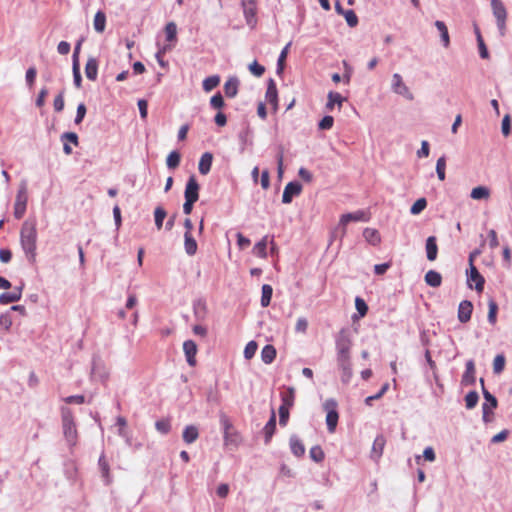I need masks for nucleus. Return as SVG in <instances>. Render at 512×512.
Segmentation results:
<instances>
[{
	"label": "nucleus",
	"mask_w": 512,
	"mask_h": 512,
	"mask_svg": "<svg viewBox=\"0 0 512 512\" xmlns=\"http://www.w3.org/2000/svg\"><path fill=\"white\" fill-rule=\"evenodd\" d=\"M479 400V395L476 391H470L465 396V404L467 409H473Z\"/></svg>",
	"instance_id": "603ef678"
},
{
	"label": "nucleus",
	"mask_w": 512,
	"mask_h": 512,
	"mask_svg": "<svg viewBox=\"0 0 512 512\" xmlns=\"http://www.w3.org/2000/svg\"><path fill=\"white\" fill-rule=\"evenodd\" d=\"M155 427L160 433L167 434L171 429V424L168 419H161L156 421Z\"/></svg>",
	"instance_id": "680f3d73"
},
{
	"label": "nucleus",
	"mask_w": 512,
	"mask_h": 512,
	"mask_svg": "<svg viewBox=\"0 0 512 512\" xmlns=\"http://www.w3.org/2000/svg\"><path fill=\"white\" fill-rule=\"evenodd\" d=\"M334 123V118L330 115L324 116L320 122L318 123V127L321 130H329L332 128Z\"/></svg>",
	"instance_id": "e2e57ef3"
},
{
	"label": "nucleus",
	"mask_w": 512,
	"mask_h": 512,
	"mask_svg": "<svg viewBox=\"0 0 512 512\" xmlns=\"http://www.w3.org/2000/svg\"><path fill=\"white\" fill-rule=\"evenodd\" d=\"M276 430V415L273 412L270 419L266 423L263 428L264 436H265V444H268L271 441V438Z\"/></svg>",
	"instance_id": "cd10ccee"
},
{
	"label": "nucleus",
	"mask_w": 512,
	"mask_h": 512,
	"mask_svg": "<svg viewBox=\"0 0 512 512\" xmlns=\"http://www.w3.org/2000/svg\"><path fill=\"white\" fill-rule=\"evenodd\" d=\"M220 424L223 428L224 444L226 446L231 445L237 447L239 443V436L236 432L233 431L232 423L225 414L220 416Z\"/></svg>",
	"instance_id": "6e6552de"
},
{
	"label": "nucleus",
	"mask_w": 512,
	"mask_h": 512,
	"mask_svg": "<svg viewBox=\"0 0 512 512\" xmlns=\"http://www.w3.org/2000/svg\"><path fill=\"white\" fill-rule=\"evenodd\" d=\"M85 75L90 81H95L98 75V60L95 57H89L85 65Z\"/></svg>",
	"instance_id": "6ab92c4d"
},
{
	"label": "nucleus",
	"mask_w": 512,
	"mask_h": 512,
	"mask_svg": "<svg viewBox=\"0 0 512 512\" xmlns=\"http://www.w3.org/2000/svg\"><path fill=\"white\" fill-rule=\"evenodd\" d=\"M309 455L310 458L316 463L322 462L325 458L324 451L319 445L313 446L309 451Z\"/></svg>",
	"instance_id": "49530a36"
},
{
	"label": "nucleus",
	"mask_w": 512,
	"mask_h": 512,
	"mask_svg": "<svg viewBox=\"0 0 512 512\" xmlns=\"http://www.w3.org/2000/svg\"><path fill=\"white\" fill-rule=\"evenodd\" d=\"M243 13L246 23L251 28H254L257 24L256 11L257 4L255 0H242Z\"/></svg>",
	"instance_id": "9b49d317"
},
{
	"label": "nucleus",
	"mask_w": 512,
	"mask_h": 512,
	"mask_svg": "<svg viewBox=\"0 0 512 512\" xmlns=\"http://www.w3.org/2000/svg\"><path fill=\"white\" fill-rule=\"evenodd\" d=\"M385 444V437L382 434L377 435L372 445L371 457L373 459L378 460L382 456Z\"/></svg>",
	"instance_id": "a211bd4d"
},
{
	"label": "nucleus",
	"mask_w": 512,
	"mask_h": 512,
	"mask_svg": "<svg viewBox=\"0 0 512 512\" xmlns=\"http://www.w3.org/2000/svg\"><path fill=\"white\" fill-rule=\"evenodd\" d=\"M295 399V389L293 387H288L286 393L281 394L282 405L290 408L294 405Z\"/></svg>",
	"instance_id": "e433bc0d"
},
{
	"label": "nucleus",
	"mask_w": 512,
	"mask_h": 512,
	"mask_svg": "<svg viewBox=\"0 0 512 512\" xmlns=\"http://www.w3.org/2000/svg\"><path fill=\"white\" fill-rule=\"evenodd\" d=\"M326 415V425L329 432H334L338 424L339 414L337 411V402L333 398H329L323 405Z\"/></svg>",
	"instance_id": "0eeeda50"
},
{
	"label": "nucleus",
	"mask_w": 512,
	"mask_h": 512,
	"mask_svg": "<svg viewBox=\"0 0 512 512\" xmlns=\"http://www.w3.org/2000/svg\"><path fill=\"white\" fill-rule=\"evenodd\" d=\"M98 465L101 471L102 478L105 481V484L109 485L111 483L110 466L103 453L99 457Z\"/></svg>",
	"instance_id": "bb28decb"
},
{
	"label": "nucleus",
	"mask_w": 512,
	"mask_h": 512,
	"mask_svg": "<svg viewBox=\"0 0 512 512\" xmlns=\"http://www.w3.org/2000/svg\"><path fill=\"white\" fill-rule=\"evenodd\" d=\"M199 184L194 175L188 178L186 183L184 197L185 199H190L194 201H198L199 199Z\"/></svg>",
	"instance_id": "4468645a"
},
{
	"label": "nucleus",
	"mask_w": 512,
	"mask_h": 512,
	"mask_svg": "<svg viewBox=\"0 0 512 512\" xmlns=\"http://www.w3.org/2000/svg\"><path fill=\"white\" fill-rule=\"evenodd\" d=\"M289 446H290V450H291L292 454L295 457L300 458V457L304 456L305 451H306L305 446L297 435H291V437L289 439Z\"/></svg>",
	"instance_id": "f3484780"
},
{
	"label": "nucleus",
	"mask_w": 512,
	"mask_h": 512,
	"mask_svg": "<svg viewBox=\"0 0 512 512\" xmlns=\"http://www.w3.org/2000/svg\"><path fill=\"white\" fill-rule=\"evenodd\" d=\"M491 8L496 18L499 33L504 36L506 33L507 10L501 0H491Z\"/></svg>",
	"instance_id": "39448f33"
},
{
	"label": "nucleus",
	"mask_w": 512,
	"mask_h": 512,
	"mask_svg": "<svg viewBox=\"0 0 512 512\" xmlns=\"http://www.w3.org/2000/svg\"><path fill=\"white\" fill-rule=\"evenodd\" d=\"M327 98H328V101L326 103L327 110H332L336 104L339 107H341L342 103L346 100V98L343 97L340 93L333 92V91H330L328 93Z\"/></svg>",
	"instance_id": "c85d7f7f"
},
{
	"label": "nucleus",
	"mask_w": 512,
	"mask_h": 512,
	"mask_svg": "<svg viewBox=\"0 0 512 512\" xmlns=\"http://www.w3.org/2000/svg\"><path fill=\"white\" fill-rule=\"evenodd\" d=\"M302 191V185L298 181L289 182L283 191L282 202L289 204L292 202L293 197L300 195Z\"/></svg>",
	"instance_id": "f8f14e48"
},
{
	"label": "nucleus",
	"mask_w": 512,
	"mask_h": 512,
	"mask_svg": "<svg viewBox=\"0 0 512 512\" xmlns=\"http://www.w3.org/2000/svg\"><path fill=\"white\" fill-rule=\"evenodd\" d=\"M20 244L27 260L33 264L36 261L37 229L36 221L27 219L20 230Z\"/></svg>",
	"instance_id": "f257e3e1"
},
{
	"label": "nucleus",
	"mask_w": 512,
	"mask_h": 512,
	"mask_svg": "<svg viewBox=\"0 0 512 512\" xmlns=\"http://www.w3.org/2000/svg\"><path fill=\"white\" fill-rule=\"evenodd\" d=\"M265 99L272 106L274 112H276L278 109V91L273 78L268 80Z\"/></svg>",
	"instance_id": "ddd939ff"
},
{
	"label": "nucleus",
	"mask_w": 512,
	"mask_h": 512,
	"mask_svg": "<svg viewBox=\"0 0 512 512\" xmlns=\"http://www.w3.org/2000/svg\"><path fill=\"white\" fill-rule=\"evenodd\" d=\"M276 349L273 345H265L261 351V359L265 364H271L276 358Z\"/></svg>",
	"instance_id": "7c9ffc66"
},
{
	"label": "nucleus",
	"mask_w": 512,
	"mask_h": 512,
	"mask_svg": "<svg viewBox=\"0 0 512 512\" xmlns=\"http://www.w3.org/2000/svg\"><path fill=\"white\" fill-rule=\"evenodd\" d=\"M475 365L473 360L466 362V370L462 377V383L465 385H473L475 383Z\"/></svg>",
	"instance_id": "4be33fe9"
},
{
	"label": "nucleus",
	"mask_w": 512,
	"mask_h": 512,
	"mask_svg": "<svg viewBox=\"0 0 512 512\" xmlns=\"http://www.w3.org/2000/svg\"><path fill=\"white\" fill-rule=\"evenodd\" d=\"M488 308H489L488 316H487L488 322L491 325H494L497 321L498 305L493 299H490L488 301Z\"/></svg>",
	"instance_id": "37998d69"
},
{
	"label": "nucleus",
	"mask_w": 512,
	"mask_h": 512,
	"mask_svg": "<svg viewBox=\"0 0 512 512\" xmlns=\"http://www.w3.org/2000/svg\"><path fill=\"white\" fill-rule=\"evenodd\" d=\"M338 362V366L340 367V369L342 370L343 374H342V381L344 383H347L349 382L351 376H352V368H351V362H350V359H346V361H337Z\"/></svg>",
	"instance_id": "f704fd0d"
},
{
	"label": "nucleus",
	"mask_w": 512,
	"mask_h": 512,
	"mask_svg": "<svg viewBox=\"0 0 512 512\" xmlns=\"http://www.w3.org/2000/svg\"><path fill=\"white\" fill-rule=\"evenodd\" d=\"M249 70L256 77H261L265 72L264 66L260 65L257 61H253L249 65Z\"/></svg>",
	"instance_id": "69168bd1"
},
{
	"label": "nucleus",
	"mask_w": 512,
	"mask_h": 512,
	"mask_svg": "<svg viewBox=\"0 0 512 512\" xmlns=\"http://www.w3.org/2000/svg\"><path fill=\"white\" fill-rule=\"evenodd\" d=\"M106 15L102 11H98L94 16V29L101 33L105 30Z\"/></svg>",
	"instance_id": "a19ab883"
},
{
	"label": "nucleus",
	"mask_w": 512,
	"mask_h": 512,
	"mask_svg": "<svg viewBox=\"0 0 512 512\" xmlns=\"http://www.w3.org/2000/svg\"><path fill=\"white\" fill-rule=\"evenodd\" d=\"M12 326V319L9 312L0 315V328L8 331Z\"/></svg>",
	"instance_id": "0e129e2a"
},
{
	"label": "nucleus",
	"mask_w": 512,
	"mask_h": 512,
	"mask_svg": "<svg viewBox=\"0 0 512 512\" xmlns=\"http://www.w3.org/2000/svg\"><path fill=\"white\" fill-rule=\"evenodd\" d=\"M199 437L198 428L195 425H188L185 427L182 438L183 441L187 444L194 443Z\"/></svg>",
	"instance_id": "393cba45"
},
{
	"label": "nucleus",
	"mask_w": 512,
	"mask_h": 512,
	"mask_svg": "<svg viewBox=\"0 0 512 512\" xmlns=\"http://www.w3.org/2000/svg\"><path fill=\"white\" fill-rule=\"evenodd\" d=\"M424 279H425V282L427 285L434 287V288L439 287L442 283L441 274L435 270H429L425 274Z\"/></svg>",
	"instance_id": "c756f323"
},
{
	"label": "nucleus",
	"mask_w": 512,
	"mask_h": 512,
	"mask_svg": "<svg viewBox=\"0 0 512 512\" xmlns=\"http://www.w3.org/2000/svg\"><path fill=\"white\" fill-rule=\"evenodd\" d=\"M426 256L429 261H434L437 258L438 246L435 236H429L426 239Z\"/></svg>",
	"instance_id": "412c9836"
},
{
	"label": "nucleus",
	"mask_w": 512,
	"mask_h": 512,
	"mask_svg": "<svg viewBox=\"0 0 512 512\" xmlns=\"http://www.w3.org/2000/svg\"><path fill=\"white\" fill-rule=\"evenodd\" d=\"M290 46H291V42L287 43L286 46L282 49V51L278 57V60H277V73L278 74L282 73V71L284 69V63L287 58Z\"/></svg>",
	"instance_id": "de8ad7c7"
},
{
	"label": "nucleus",
	"mask_w": 512,
	"mask_h": 512,
	"mask_svg": "<svg viewBox=\"0 0 512 512\" xmlns=\"http://www.w3.org/2000/svg\"><path fill=\"white\" fill-rule=\"evenodd\" d=\"M18 301V296L11 292H4L0 295V304H9Z\"/></svg>",
	"instance_id": "774afa93"
},
{
	"label": "nucleus",
	"mask_w": 512,
	"mask_h": 512,
	"mask_svg": "<svg viewBox=\"0 0 512 512\" xmlns=\"http://www.w3.org/2000/svg\"><path fill=\"white\" fill-rule=\"evenodd\" d=\"M355 307L358 311V313L363 317L367 314L368 312V306L366 304V302L360 298V297H356L355 299Z\"/></svg>",
	"instance_id": "338daca9"
},
{
	"label": "nucleus",
	"mask_w": 512,
	"mask_h": 512,
	"mask_svg": "<svg viewBox=\"0 0 512 512\" xmlns=\"http://www.w3.org/2000/svg\"><path fill=\"white\" fill-rule=\"evenodd\" d=\"M238 137H239V140H240V143H241V151H244L246 145H251L252 144L251 130H250L249 127H246L245 129H243L239 133Z\"/></svg>",
	"instance_id": "a18cd8bd"
},
{
	"label": "nucleus",
	"mask_w": 512,
	"mask_h": 512,
	"mask_svg": "<svg viewBox=\"0 0 512 512\" xmlns=\"http://www.w3.org/2000/svg\"><path fill=\"white\" fill-rule=\"evenodd\" d=\"M61 418L64 436L71 445H74L76 443L77 430L72 411L68 407H62Z\"/></svg>",
	"instance_id": "7ed1b4c3"
},
{
	"label": "nucleus",
	"mask_w": 512,
	"mask_h": 512,
	"mask_svg": "<svg viewBox=\"0 0 512 512\" xmlns=\"http://www.w3.org/2000/svg\"><path fill=\"white\" fill-rule=\"evenodd\" d=\"M73 82L76 88L82 85V76L80 73V64H72Z\"/></svg>",
	"instance_id": "052dcab7"
},
{
	"label": "nucleus",
	"mask_w": 512,
	"mask_h": 512,
	"mask_svg": "<svg viewBox=\"0 0 512 512\" xmlns=\"http://www.w3.org/2000/svg\"><path fill=\"white\" fill-rule=\"evenodd\" d=\"M505 357L503 354L497 355L493 360V371L495 374H499L504 370Z\"/></svg>",
	"instance_id": "864d4df0"
},
{
	"label": "nucleus",
	"mask_w": 512,
	"mask_h": 512,
	"mask_svg": "<svg viewBox=\"0 0 512 512\" xmlns=\"http://www.w3.org/2000/svg\"><path fill=\"white\" fill-rule=\"evenodd\" d=\"M434 25L440 32V37L443 46L447 48L450 45V37L446 24L443 21L437 20L435 21Z\"/></svg>",
	"instance_id": "2f4dec72"
},
{
	"label": "nucleus",
	"mask_w": 512,
	"mask_h": 512,
	"mask_svg": "<svg viewBox=\"0 0 512 512\" xmlns=\"http://www.w3.org/2000/svg\"><path fill=\"white\" fill-rule=\"evenodd\" d=\"M92 374L95 376L98 375L102 380L107 377L106 371L101 367V362L95 358L92 362Z\"/></svg>",
	"instance_id": "5fc2aeb1"
},
{
	"label": "nucleus",
	"mask_w": 512,
	"mask_h": 512,
	"mask_svg": "<svg viewBox=\"0 0 512 512\" xmlns=\"http://www.w3.org/2000/svg\"><path fill=\"white\" fill-rule=\"evenodd\" d=\"M391 89L395 94L401 95L407 100H413L414 96L410 89L403 82L402 76L399 73H394L392 76Z\"/></svg>",
	"instance_id": "9d476101"
},
{
	"label": "nucleus",
	"mask_w": 512,
	"mask_h": 512,
	"mask_svg": "<svg viewBox=\"0 0 512 512\" xmlns=\"http://www.w3.org/2000/svg\"><path fill=\"white\" fill-rule=\"evenodd\" d=\"M351 339L347 330L342 329L336 338L337 361L350 359Z\"/></svg>",
	"instance_id": "20e7f679"
},
{
	"label": "nucleus",
	"mask_w": 512,
	"mask_h": 512,
	"mask_svg": "<svg viewBox=\"0 0 512 512\" xmlns=\"http://www.w3.org/2000/svg\"><path fill=\"white\" fill-rule=\"evenodd\" d=\"M193 312L196 320L202 321L207 315L206 302L203 299H197L193 302Z\"/></svg>",
	"instance_id": "5701e85b"
},
{
	"label": "nucleus",
	"mask_w": 512,
	"mask_h": 512,
	"mask_svg": "<svg viewBox=\"0 0 512 512\" xmlns=\"http://www.w3.org/2000/svg\"><path fill=\"white\" fill-rule=\"evenodd\" d=\"M446 157L443 155L436 162V173L440 181L445 180Z\"/></svg>",
	"instance_id": "09e8293b"
},
{
	"label": "nucleus",
	"mask_w": 512,
	"mask_h": 512,
	"mask_svg": "<svg viewBox=\"0 0 512 512\" xmlns=\"http://www.w3.org/2000/svg\"><path fill=\"white\" fill-rule=\"evenodd\" d=\"M480 383H481V386H482V393H483V397L485 399V403L489 404L491 408H496L497 405H498V401H497L496 397L494 395H492L485 388L484 379L483 378L480 379Z\"/></svg>",
	"instance_id": "79ce46f5"
},
{
	"label": "nucleus",
	"mask_w": 512,
	"mask_h": 512,
	"mask_svg": "<svg viewBox=\"0 0 512 512\" xmlns=\"http://www.w3.org/2000/svg\"><path fill=\"white\" fill-rule=\"evenodd\" d=\"M257 348H258V345L255 341L252 340V341L248 342L244 349V357L248 360L253 358L257 351Z\"/></svg>",
	"instance_id": "bf43d9fd"
},
{
	"label": "nucleus",
	"mask_w": 512,
	"mask_h": 512,
	"mask_svg": "<svg viewBox=\"0 0 512 512\" xmlns=\"http://www.w3.org/2000/svg\"><path fill=\"white\" fill-rule=\"evenodd\" d=\"M470 196L474 200H483L490 196V191L485 186H477L472 189Z\"/></svg>",
	"instance_id": "c9c22d12"
},
{
	"label": "nucleus",
	"mask_w": 512,
	"mask_h": 512,
	"mask_svg": "<svg viewBox=\"0 0 512 512\" xmlns=\"http://www.w3.org/2000/svg\"><path fill=\"white\" fill-rule=\"evenodd\" d=\"M363 237L373 246L378 245L381 241L379 232L373 228H365L363 231Z\"/></svg>",
	"instance_id": "473e14b6"
},
{
	"label": "nucleus",
	"mask_w": 512,
	"mask_h": 512,
	"mask_svg": "<svg viewBox=\"0 0 512 512\" xmlns=\"http://www.w3.org/2000/svg\"><path fill=\"white\" fill-rule=\"evenodd\" d=\"M388 388H389V384L388 383H384L378 393H376L375 395H371V396L366 397L365 404L368 405V406H371L372 402L374 400L380 399L386 393Z\"/></svg>",
	"instance_id": "6e6d98bb"
},
{
	"label": "nucleus",
	"mask_w": 512,
	"mask_h": 512,
	"mask_svg": "<svg viewBox=\"0 0 512 512\" xmlns=\"http://www.w3.org/2000/svg\"><path fill=\"white\" fill-rule=\"evenodd\" d=\"M349 27H355L358 24V17L352 9L346 10L342 14Z\"/></svg>",
	"instance_id": "4d7b16f0"
},
{
	"label": "nucleus",
	"mask_w": 512,
	"mask_h": 512,
	"mask_svg": "<svg viewBox=\"0 0 512 512\" xmlns=\"http://www.w3.org/2000/svg\"><path fill=\"white\" fill-rule=\"evenodd\" d=\"M198 249L197 242L192 233H184V250L187 255L193 256Z\"/></svg>",
	"instance_id": "b1692460"
},
{
	"label": "nucleus",
	"mask_w": 512,
	"mask_h": 512,
	"mask_svg": "<svg viewBox=\"0 0 512 512\" xmlns=\"http://www.w3.org/2000/svg\"><path fill=\"white\" fill-rule=\"evenodd\" d=\"M212 161H213L212 153H210V152L203 153L200 158L199 164H198L199 173L202 175H207L211 170Z\"/></svg>",
	"instance_id": "aec40b11"
},
{
	"label": "nucleus",
	"mask_w": 512,
	"mask_h": 512,
	"mask_svg": "<svg viewBox=\"0 0 512 512\" xmlns=\"http://www.w3.org/2000/svg\"><path fill=\"white\" fill-rule=\"evenodd\" d=\"M224 105H225V102H224L223 96L221 95L220 92H217L215 95H213L210 98V106L213 109H221L224 107Z\"/></svg>",
	"instance_id": "13d9d810"
},
{
	"label": "nucleus",
	"mask_w": 512,
	"mask_h": 512,
	"mask_svg": "<svg viewBox=\"0 0 512 512\" xmlns=\"http://www.w3.org/2000/svg\"><path fill=\"white\" fill-rule=\"evenodd\" d=\"M165 34L166 40L169 42H173L176 40L177 36V26L174 22H169L165 26Z\"/></svg>",
	"instance_id": "8fccbe9b"
},
{
	"label": "nucleus",
	"mask_w": 512,
	"mask_h": 512,
	"mask_svg": "<svg viewBox=\"0 0 512 512\" xmlns=\"http://www.w3.org/2000/svg\"><path fill=\"white\" fill-rule=\"evenodd\" d=\"M466 275L468 287L473 288L472 282H474V289L479 293L482 292L484 289L485 279L480 274L474 263H471V265H469V268L466 270Z\"/></svg>",
	"instance_id": "1a4fd4ad"
},
{
	"label": "nucleus",
	"mask_w": 512,
	"mask_h": 512,
	"mask_svg": "<svg viewBox=\"0 0 512 512\" xmlns=\"http://www.w3.org/2000/svg\"><path fill=\"white\" fill-rule=\"evenodd\" d=\"M181 155L178 151H172L167 156L166 165L169 169H175L179 166Z\"/></svg>",
	"instance_id": "c03bdc74"
},
{
	"label": "nucleus",
	"mask_w": 512,
	"mask_h": 512,
	"mask_svg": "<svg viewBox=\"0 0 512 512\" xmlns=\"http://www.w3.org/2000/svg\"><path fill=\"white\" fill-rule=\"evenodd\" d=\"M220 83V76L219 75H212L204 79L203 81V90L205 92H210L214 88H216Z\"/></svg>",
	"instance_id": "4c0bfd02"
},
{
	"label": "nucleus",
	"mask_w": 512,
	"mask_h": 512,
	"mask_svg": "<svg viewBox=\"0 0 512 512\" xmlns=\"http://www.w3.org/2000/svg\"><path fill=\"white\" fill-rule=\"evenodd\" d=\"M352 221H366L363 211L343 214L340 218L338 226L332 231L330 243L336 239H342L346 234V225Z\"/></svg>",
	"instance_id": "f03ea898"
},
{
	"label": "nucleus",
	"mask_w": 512,
	"mask_h": 512,
	"mask_svg": "<svg viewBox=\"0 0 512 512\" xmlns=\"http://www.w3.org/2000/svg\"><path fill=\"white\" fill-rule=\"evenodd\" d=\"M272 294H273V289H272L271 285L264 284L262 286V295H261V306L262 307L265 308L270 305Z\"/></svg>",
	"instance_id": "ea45409f"
},
{
	"label": "nucleus",
	"mask_w": 512,
	"mask_h": 512,
	"mask_svg": "<svg viewBox=\"0 0 512 512\" xmlns=\"http://www.w3.org/2000/svg\"><path fill=\"white\" fill-rule=\"evenodd\" d=\"M473 312V304L469 300H463L460 302L458 307V320L461 323H467L471 319Z\"/></svg>",
	"instance_id": "2eb2a0df"
},
{
	"label": "nucleus",
	"mask_w": 512,
	"mask_h": 512,
	"mask_svg": "<svg viewBox=\"0 0 512 512\" xmlns=\"http://www.w3.org/2000/svg\"><path fill=\"white\" fill-rule=\"evenodd\" d=\"M268 238L269 236H264L259 242H257L253 247V253L260 257V258H266L267 257V244H268Z\"/></svg>",
	"instance_id": "72a5a7b5"
},
{
	"label": "nucleus",
	"mask_w": 512,
	"mask_h": 512,
	"mask_svg": "<svg viewBox=\"0 0 512 512\" xmlns=\"http://www.w3.org/2000/svg\"><path fill=\"white\" fill-rule=\"evenodd\" d=\"M27 201V185L25 181H22L18 189L14 204V217L16 219L19 220L24 216L26 212Z\"/></svg>",
	"instance_id": "423d86ee"
},
{
	"label": "nucleus",
	"mask_w": 512,
	"mask_h": 512,
	"mask_svg": "<svg viewBox=\"0 0 512 512\" xmlns=\"http://www.w3.org/2000/svg\"><path fill=\"white\" fill-rule=\"evenodd\" d=\"M239 80L236 77L229 78L224 84L225 95L234 98L238 93Z\"/></svg>",
	"instance_id": "a878e982"
},
{
	"label": "nucleus",
	"mask_w": 512,
	"mask_h": 512,
	"mask_svg": "<svg viewBox=\"0 0 512 512\" xmlns=\"http://www.w3.org/2000/svg\"><path fill=\"white\" fill-rule=\"evenodd\" d=\"M167 216L166 210L162 206H157L154 210L155 226L158 230L163 227L164 219Z\"/></svg>",
	"instance_id": "58836bf2"
},
{
	"label": "nucleus",
	"mask_w": 512,
	"mask_h": 512,
	"mask_svg": "<svg viewBox=\"0 0 512 512\" xmlns=\"http://www.w3.org/2000/svg\"><path fill=\"white\" fill-rule=\"evenodd\" d=\"M183 351L186 357L187 363L194 367L196 365V354H197V345L193 340H186L183 343Z\"/></svg>",
	"instance_id": "dca6fc26"
},
{
	"label": "nucleus",
	"mask_w": 512,
	"mask_h": 512,
	"mask_svg": "<svg viewBox=\"0 0 512 512\" xmlns=\"http://www.w3.org/2000/svg\"><path fill=\"white\" fill-rule=\"evenodd\" d=\"M427 206V200L425 198H419L414 202V204L410 208V213L412 215H417L421 213Z\"/></svg>",
	"instance_id": "3c124183"
}]
</instances>
